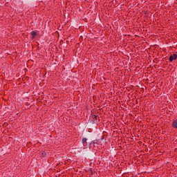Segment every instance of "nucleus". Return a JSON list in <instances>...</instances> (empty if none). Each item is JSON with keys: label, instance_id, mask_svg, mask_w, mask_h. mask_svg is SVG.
I'll return each mask as SVG.
<instances>
[{"label": "nucleus", "instance_id": "nucleus-1", "mask_svg": "<svg viewBox=\"0 0 177 177\" xmlns=\"http://www.w3.org/2000/svg\"><path fill=\"white\" fill-rule=\"evenodd\" d=\"M176 59H177L176 54H174L173 55H171L169 57V62H174V60H176Z\"/></svg>", "mask_w": 177, "mask_h": 177}, {"label": "nucleus", "instance_id": "nucleus-2", "mask_svg": "<svg viewBox=\"0 0 177 177\" xmlns=\"http://www.w3.org/2000/svg\"><path fill=\"white\" fill-rule=\"evenodd\" d=\"M87 139L86 138H83L82 140V143L84 147H88V145L86 144Z\"/></svg>", "mask_w": 177, "mask_h": 177}, {"label": "nucleus", "instance_id": "nucleus-3", "mask_svg": "<svg viewBox=\"0 0 177 177\" xmlns=\"http://www.w3.org/2000/svg\"><path fill=\"white\" fill-rule=\"evenodd\" d=\"M30 34H31L32 38H35V37H37V32H35V31H32L30 32Z\"/></svg>", "mask_w": 177, "mask_h": 177}, {"label": "nucleus", "instance_id": "nucleus-4", "mask_svg": "<svg viewBox=\"0 0 177 177\" xmlns=\"http://www.w3.org/2000/svg\"><path fill=\"white\" fill-rule=\"evenodd\" d=\"M172 127L174 128H177V120H174L172 123Z\"/></svg>", "mask_w": 177, "mask_h": 177}, {"label": "nucleus", "instance_id": "nucleus-5", "mask_svg": "<svg viewBox=\"0 0 177 177\" xmlns=\"http://www.w3.org/2000/svg\"><path fill=\"white\" fill-rule=\"evenodd\" d=\"M91 118H93V120H94V121H96V122H97V115H94L91 116Z\"/></svg>", "mask_w": 177, "mask_h": 177}]
</instances>
